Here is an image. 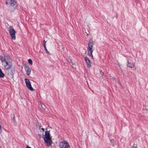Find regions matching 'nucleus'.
Wrapping results in <instances>:
<instances>
[{"label": "nucleus", "instance_id": "obj_1", "mask_svg": "<svg viewBox=\"0 0 148 148\" xmlns=\"http://www.w3.org/2000/svg\"><path fill=\"white\" fill-rule=\"evenodd\" d=\"M44 137L43 139L45 141V144L46 146H50L52 143V142L51 140V138L50 137L49 132L46 131L45 132V137L44 135H43Z\"/></svg>", "mask_w": 148, "mask_h": 148}, {"label": "nucleus", "instance_id": "obj_2", "mask_svg": "<svg viewBox=\"0 0 148 148\" xmlns=\"http://www.w3.org/2000/svg\"><path fill=\"white\" fill-rule=\"evenodd\" d=\"M9 33L10 34L13 40H15L16 38L15 34L16 32L14 28L12 27H10L9 28Z\"/></svg>", "mask_w": 148, "mask_h": 148}, {"label": "nucleus", "instance_id": "obj_3", "mask_svg": "<svg viewBox=\"0 0 148 148\" xmlns=\"http://www.w3.org/2000/svg\"><path fill=\"white\" fill-rule=\"evenodd\" d=\"M0 59L2 62L5 63L10 61V58L8 56H0Z\"/></svg>", "mask_w": 148, "mask_h": 148}, {"label": "nucleus", "instance_id": "obj_4", "mask_svg": "<svg viewBox=\"0 0 148 148\" xmlns=\"http://www.w3.org/2000/svg\"><path fill=\"white\" fill-rule=\"evenodd\" d=\"M25 81L27 87L30 90L32 91H34V89L32 87L30 82L29 80L27 78H25Z\"/></svg>", "mask_w": 148, "mask_h": 148}, {"label": "nucleus", "instance_id": "obj_5", "mask_svg": "<svg viewBox=\"0 0 148 148\" xmlns=\"http://www.w3.org/2000/svg\"><path fill=\"white\" fill-rule=\"evenodd\" d=\"M14 71L15 69H10L6 70V72L9 77L10 78H12Z\"/></svg>", "mask_w": 148, "mask_h": 148}, {"label": "nucleus", "instance_id": "obj_6", "mask_svg": "<svg viewBox=\"0 0 148 148\" xmlns=\"http://www.w3.org/2000/svg\"><path fill=\"white\" fill-rule=\"evenodd\" d=\"M6 4L8 6L13 7L16 4V2L14 0H6Z\"/></svg>", "mask_w": 148, "mask_h": 148}, {"label": "nucleus", "instance_id": "obj_7", "mask_svg": "<svg viewBox=\"0 0 148 148\" xmlns=\"http://www.w3.org/2000/svg\"><path fill=\"white\" fill-rule=\"evenodd\" d=\"M12 65V64L10 62V60L8 61V62L5 63V64H4L5 69L6 70L10 69Z\"/></svg>", "mask_w": 148, "mask_h": 148}, {"label": "nucleus", "instance_id": "obj_8", "mask_svg": "<svg viewBox=\"0 0 148 148\" xmlns=\"http://www.w3.org/2000/svg\"><path fill=\"white\" fill-rule=\"evenodd\" d=\"M84 60L86 63L87 64V67L89 68L91 66V63L90 60H89V58L87 57H86L84 58Z\"/></svg>", "mask_w": 148, "mask_h": 148}, {"label": "nucleus", "instance_id": "obj_9", "mask_svg": "<svg viewBox=\"0 0 148 148\" xmlns=\"http://www.w3.org/2000/svg\"><path fill=\"white\" fill-rule=\"evenodd\" d=\"M25 69L27 75L29 76L31 72L30 68L28 66H26L25 67Z\"/></svg>", "mask_w": 148, "mask_h": 148}, {"label": "nucleus", "instance_id": "obj_10", "mask_svg": "<svg viewBox=\"0 0 148 148\" xmlns=\"http://www.w3.org/2000/svg\"><path fill=\"white\" fill-rule=\"evenodd\" d=\"M87 50L88 51V55L90 56L92 59H93V56L92 53L93 51V49H87Z\"/></svg>", "mask_w": 148, "mask_h": 148}, {"label": "nucleus", "instance_id": "obj_11", "mask_svg": "<svg viewBox=\"0 0 148 148\" xmlns=\"http://www.w3.org/2000/svg\"><path fill=\"white\" fill-rule=\"evenodd\" d=\"M127 66L128 67L132 68L134 67V64L133 63L130 62L128 60H127Z\"/></svg>", "mask_w": 148, "mask_h": 148}, {"label": "nucleus", "instance_id": "obj_12", "mask_svg": "<svg viewBox=\"0 0 148 148\" xmlns=\"http://www.w3.org/2000/svg\"><path fill=\"white\" fill-rule=\"evenodd\" d=\"M93 45V43L92 42H90V41L88 43V49H92V47Z\"/></svg>", "mask_w": 148, "mask_h": 148}, {"label": "nucleus", "instance_id": "obj_13", "mask_svg": "<svg viewBox=\"0 0 148 148\" xmlns=\"http://www.w3.org/2000/svg\"><path fill=\"white\" fill-rule=\"evenodd\" d=\"M39 106L40 108L42 109L43 110H45L46 108V106L45 105L41 103H40L39 104Z\"/></svg>", "mask_w": 148, "mask_h": 148}, {"label": "nucleus", "instance_id": "obj_14", "mask_svg": "<svg viewBox=\"0 0 148 148\" xmlns=\"http://www.w3.org/2000/svg\"><path fill=\"white\" fill-rule=\"evenodd\" d=\"M59 147L60 148H65V142L62 141L60 142Z\"/></svg>", "mask_w": 148, "mask_h": 148}, {"label": "nucleus", "instance_id": "obj_15", "mask_svg": "<svg viewBox=\"0 0 148 148\" xmlns=\"http://www.w3.org/2000/svg\"><path fill=\"white\" fill-rule=\"evenodd\" d=\"M4 76V74L3 73L1 69L0 68V77L3 78Z\"/></svg>", "mask_w": 148, "mask_h": 148}, {"label": "nucleus", "instance_id": "obj_16", "mask_svg": "<svg viewBox=\"0 0 148 148\" xmlns=\"http://www.w3.org/2000/svg\"><path fill=\"white\" fill-rule=\"evenodd\" d=\"M68 62L70 63V65H72L73 64L72 62V60L71 59V57H69L68 58Z\"/></svg>", "mask_w": 148, "mask_h": 148}, {"label": "nucleus", "instance_id": "obj_17", "mask_svg": "<svg viewBox=\"0 0 148 148\" xmlns=\"http://www.w3.org/2000/svg\"><path fill=\"white\" fill-rule=\"evenodd\" d=\"M65 148H71L69 143L65 141Z\"/></svg>", "mask_w": 148, "mask_h": 148}, {"label": "nucleus", "instance_id": "obj_18", "mask_svg": "<svg viewBox=\"0 0 148 148\" xmlns=\"http://www.w3.org/2000/svg\"><path fill=\"white\" fill-rule=\"evenodd\" d=\"M110 139L112 145H114V140L112 138H110Z\"/></svg>", "mask_w": 148, "mask_h": 148}, {"label": "nucleus", "instance_id": "obj_19", "mask_svg": "<svg viewBox=\"0 0 148 148\" xmlns=\"http://www.w3.org/2000/svg\"><path fill=\"white\" fill-rule=\"evenodd\" d=\"M44 48L45 50V51L47 53H48V54H49V55H50V53L47 50V48L46 47H44Z\"/></svg>", "mask_w": 148, "mask_h": 148}, {"label": "nucleus", "instance_id": "obj_20", "mask_svg": "<svg viewBox=\"0 0 148 148\" xmlns=\"http://www.w3.org/2000/svg\"><path fill=\"white\" fill-rule=\"evenodd\" d=\"M28 62L30 64L32 65V61L31 59H29L28 60Z\"/></svg>", "mask_w": 148, "mask_h": 148}, {"label": "nucleus", "instance_id": "obj_21", "mask_svg": "<svg viewBox=\"0 0 148 148\" xmlns=\"http://www.w3.org/2000/svg\"><path fill=\"white\" fill-rule=\"evenodd\" d=\"M46 41L45 40H44L43 41V45L44 47H46Z\"/></svg>", "mask_w": 148, "mask_h": 148}, {"label": "nucleus", "instance_id": "obj_22", "mask_svg": "<svg viewBox=\"0 0 148 148\" xmlns=\"http://www.w3.org/2000/svg\"><path fill=\"white\" fill-rule=\"evenodd\" d=\"M12 120L13 122H16V121L15 120L14 116L13 117Z\"/></svg>", "mask_w": 148, "mask_h": 148}, {"label": "nucleus", "instance_id": "obj_23", "mask_svg": "<svg viewBox=\"0 0 148 148\" xmlns=\"http://www.w3.org/2000/svg\"><path fill=\"white\" fill-rule=\"evenodd\" d=\"M100 73L101 75H103V73L102 72V71H100Z\"/></svg>", "mask_w": 148, "mask_h": 148}, {"label": "nucleus", "instance_id": "obj_24", "mask_svg": "<svg viewBox=\"0 0 148 148\" xmlns=\"http://www.w3.org/2000/svg\"><path fill=\"white\" fill-rule=\"evenodd\" d=\"M26 148H31V147H29L28 145L26 146Z\"/></svg>", "mask_w": 148, "mask_h": 148}, {"label": "nucleus", "instance_id": "obj_25", "mask_svg": "<svg viewBox=\"0 0 148 148\" xmlns=\"http://www.w3.org/2000/svg\"><path fill=\"white\" fill-rule=\"evenodd\" d=\"M131 148H137L136 147L132 146Z\"/></svg>", "mask_w": 148, "mask_h": 148}, {"label": "nucleus", "instance_id": "obj_26", "mask_svg": "<svg viewBox=\"0 0 148 148\" xmlns=\"http://www.w3.org/2000/svg\"><path fill=\"white\" fill-rule=\"evenodd\" d=\"M38 135H39V136H41V135H40V134H38Z\"/></svg>", "mask_w": 148, "mask_h": 148}, {"label": "nucleus", "instance_id": "obj_27", "mask_svg": "<svg viewBox=\"0 0 148 148\" xmlns=\"http://www.w3.org/2000/svg\"><path fill=\"white\" fill-rule=\"evenodd\" d=\"M147 97L148 98V95L147 96Z\"/></svg>", "mask_w": 148, "mask_h": 148}]
</instances>
